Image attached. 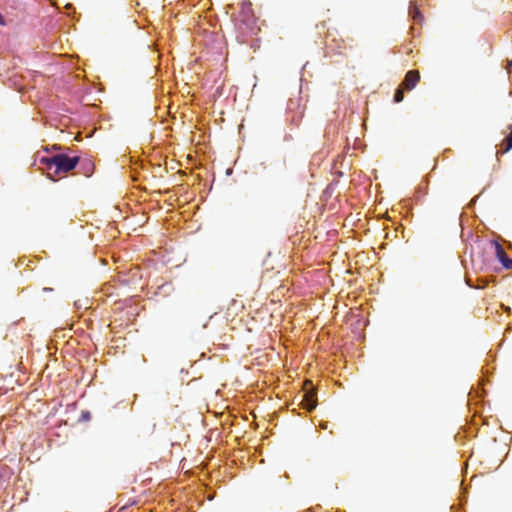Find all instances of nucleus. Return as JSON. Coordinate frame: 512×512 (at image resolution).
I'll list each match as a JSON object with an SVG mask.
<instances>
[{
    "instance_id": "nucleus-1",
    "label": "nucleus",
    "mask_w": 512,
    "mask_h": 512,
    "mask_svg": "<svg viewBox=\"0 0 512 512\" xmlns=\"http://www.w3.org/2000/svg\"><path fill=\"white\" fill-rule=\"evenodd\" d=\"M79 159L77 155L71 156L69 153L61 152L51 156H42L40 162L46 166L47 177L52 181H57L60 174L74 170Z\"/></svg>"
},
{
    "instance_id": "nucleus-2",
    "label": "nucleus",
    "mask_w": 512,
    "mask_h": 512,
    "mask_svg": "<svg viewBox=\"0 0 512 512\" xmlns=\"http://www.w3.org/2000/svg\"><path fill=\"white\" fill-rule=\"evenodd\" d=\"M419 6L420 5L417 0H410L408 15L410 20L413 22V27L411 28V33L413 36L415 35V25H421V23L424 20L423 14L420 11Z\"/></svg>"
},
{
    "instance_id": "nucleus-3",
    "label": "nucleus",
    "mask_w": 512,
    "mask_h": 512,
    "mask_svg": "<svg viewBox=\"0 0 512 512\" xmlns=\"http://www.w3.org/2000/svg\"><path fill=\"white\" fill-rule=\"evenodd\" d=\"M419 81L420 73L417 70H409L406 73L400 87H402L405 91H411L416 87Z\"/></svg>"
},
{
    "instance_id": "nucleus-4",
    "label": "nucleus",
    "mask_w": 512,
    "mask_h": 512,
    "mask_svg": "<svg viewBox=\"0 0 512 512\" xmlns=\"http://www.w3.org/2000/svg\"><path fill=\"white\" fill-rule=\"evenodd\" d=\"M494 254L496 259L501 263L503 268L507 270L512 269V258L504 251L502 246L498 243L494 244Z\"/></svg>"
},
{
    "instance_id": "nucleus-5",
    "label": "nucleus",
    "mask_w": 512,
    "mask_h": 512,
    "mask_svg": "<svg viewBox=\"0 0 512 512\" xmlns=\"http://www.w3.org/2000/svg\"><path fill=\"white\" fill-rule=\"evenodd\" d=\"M468 491L467 488L462 487L459 495V504L458 505H450V512H465L463 508V504L467 501Z\"/></svg>"
},
{
    "instance_id": "nucleus-6",
    "label": "nucleus",
    "mask_w": 512,
    "mask_h": 512,
    "mask_svg": "<svg viewBox=\"0 0 512 512\" xmlns=\"http://www.w3.org/2000/svg\"><path fill=\"white\" fill-rule=\"evenodd\" d=\"M304 408L308 411H312L315 409L317 405V398L314 392H310L304 396Z\"/></svg>"
},
{
    "instance_id": "nucleus-7",
    "label": "nucleus",
    "mask_w": 512,
    "mask_h": 512,
    "mask_svg": "<svg viewBox=\"0 0 512 512\" xmlns=\"http://www.w3.org/2000/svg\"><path fill=\"white\" fill-rule=\"evenodd\" d=\"M404 89L402 87H398L396 90H395V93H394V96H393V101L394 103H400L403 101L404 99Z\"/></svg>"
},
{
    "instance_id": "nucleus-8",
    "label": "nucleus",
    "mask_w": 512,
    "mask_h": 512,
    "mask_svg": "<svg viewBox=\"0 0 512 512\" xmlns=\"http://www.w3.org/2000/svg\"><path fill=\"white\" fill-rule=\"evenodd\" d=\"M438 246H439V245H438V242H437V241H435V240H432V241L430 242V251H431L432 253H436V252L438 251Z\"/></svg>"
},
{
    "instance_id": "nucleus-9",
    "label": "nucleus",
    "mask_w": 512,
    "mask_h": 512,
    "mask_svg": "<svg viewBox=\"0 0 512 512\" xmlns=\"http://www.w3.org/2000/svg\"><path fill=\"white\" fill-rule=\"evenodd\" d=\"M426 193H427V192H426V190H422V187H421V186H419V187L416 189V194H417V196H416V200L418 201V200H419V198H420V196H421V195H424V194H426Z\"/></svg>"
},
{
    "instance_id": "nucleus-10",
    "label": "nucleus",
    "mask_w": 512,
    "mask_h": 512,
    "mask_svg": "<svg viewBox=\"0 0 512 512\" xmlns=\"http://www.w3.org/2000/svg\"><path fill=\"white\" fill-rule=\"evenodd\" d=\"M493 370H494V367L490 370L488 368V365H486L485 367L482 368V373L484 374V376H489Z\"/></svg>"
},
{
    "instance_id": "nucleus-11",
    "label": "nucleus",
    "mask_w": 512,
    "mask_h": 512,
    "mask_svg": "<svg viewBox=\"0 0 512 512\" xmlns=\"http://www.w3.org/2000/svg\"><path fill=\"white\" fill-rule=\"evenodd\" d=\"M90 417H91V415H90V412H89V411H83V412H82V414H81V419H82V420H85V421H86V420H89V419H90Z\"/></svg>"
},
{
    "instance_id": "nucleus-12",
    "label": "nucleus",
    "mask_w": 512,
    "mask_h": 512,
    "mask_svg": "<svg viewBox=\"0 0 512 512\" xmlns=\"http://www.w3.org/2000/svg\"><path fill=\"white\" fill-rule=\"evenodd\" d=\"M466 283H467V285H468V286L473 287V288H478V289H482V288H484V286H483V285H478V286H474V285H472V284L469 282V280H466Z\"/></svg>"
},
{
    "instance_id": "nucleus-13",
    "label": "nucleus",
    "mask_w": 512,
    "mask_h": 512,
    "mask_svg": "<svg viewBox=\"0 0 512 512\" xmlns=\"http://www.w3.org/2000/svg\"><path fill=\"white\" fill-rule=\"evenodd\" d=\"M6 25V21H5V18L3 17V15L0 13V26H5Z\"/></svg>"
},
{
    "instance_id": "nucleus-14",
    "label": "nucleus",
    "mask_w": 512,
    "mask_h": 512,
    "mask_svg": "<svg viewBox=\"0 0 512 512\" xmlns=\"http://www.w3.org/2000/svg\"><path fill=\"white\" fill-rule=\"evenodd\" d=\"M292 139V136L290 134H286L284 136V141H290Z\"/></svg>"
},
{
    "instance_id": "nucleus-15",
    "label": "nucleus",
    "mask_w": 512,
    "mask_h": 512,
    "mask_svg": "<svg viewBox=\"0 0 512 512\" xmlns=\"http://www.w3.org/2000/svg\"><path fill=\"white\" fill-rule=\"evenodd\" d=\"M66 9H67V11H70V9H74V8H73V5L69 3L66 5Z\"/></svg>"
}]
</instances>
